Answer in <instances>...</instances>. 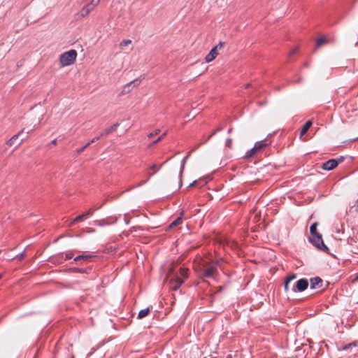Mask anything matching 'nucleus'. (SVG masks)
<instances>
[{
  "label": "nucleus",
  "mask_w": 358,
  "mask_h": 358,
  "mask_svg": "<svg viewBox=\"0 0 358 358\" xmlns=\"http://www.w3.org/2000/svg\"><path fill=\"white\" fill-rule=\"evenodd\" d=\"M77 55L76 50L73 49L62 53L59 57L62 66H67L73 64L76 60Z\"/></svg>",
  "instance_id": "1"
},
{
  "label": "nucleus",
  "mask_w": 358,
  "mask_h": 358,
  "mask_svg": "<svg viewBox=\"0 0 358 358\" xmlns=\"http://www.w3.org/2000/svg\"><path fill=\"white\" fill-rule=\"evenodd\" d=\"M308 240L309 242L311 243L318 250L323 252L329 250L328 247L324 243L322 235L320 234L311 236V238H309Z\"/></svg>",
  "instance_id": "2"
},
{
  "label": "nucleus",
  "mask_w": 358,
  "mask_h": 358,
  "mask_svg": "<svg viewBox=\"0 0 358 358\" xmlns=\"http://www.w3.org/2000/svg\"><path fill=\"white\" fill-rule=\"evenodd\" d=\"M308 287V281L306 278H301L296 282L292 288L294 292H301L306 290Z\"/></svg>",
  "instance_id": "3"
},
{
  "label": "nucleus",
  "mask_w": 358,
  "mask_h": 358,
  "mask_svg": "<svg viewBox=\"0 0 358 358\" xmlns=\"http://www.w3.org/2000/svg\"><path fill=\"white\" fill-rule=\"evenodd\" d=\"M217 275L216 265H209L204 268L201 275L205 278H215Z\"/></svg>",
  "instance_id": "4"
},
{
  "label": "nucleus",
  "mask_w": 358,
  "mask_h": 358,
  "mask_svg": "<svg viewBox=\"0 0 358 358\" xmlns=\"http://www.w3.org/2000/svg\"><path fill=\"white\" fill-rule=\"evenodd\" d=\"M224 43L222 42H220L216 46L213 48L209 53L206 56L205 60L206 62H210L215 59L217 56V49H220L223 47Z\"/></svg>",
  "instance_id": "5"
},
{
  "label": "nucleus",
  "mask_w": 358,
  "mask_h": 358,
  "mask_svg": "<svg viewBox=\"0 0 358 358\" xmlns=\"http://www.w3.org/2000/svg\"><path fill=\"white\" fill-rule=\"evenodd\" d=\"M143 79H144V76H141L139 78L134 79V80L125 85L124 86L122 93L124 94L129 92L131 90L132 87L139 85Z\"/></svg>",
  "instance_id": "6"
},
{
  "label": "nucleus",
  "mask_w": 358,
  "mask_h": 358,
  "mask_svg": "<svg viewBox=\"0 0 358 358\" xmlns=\"http://www.w3.org/2000/svg\"><path fill=\"white\" fill-rule=\"evenodd\" d=\"M338 165V161L336 159H330L324 162L321 167L323 170L331 171L335 169Z\"/></svg>",
  "instance_id": "7"
},
{
  "label": "nucleus",
  "mask_w": 358,
  "mask_h": 358,
  "mask_svg": "<svg viewBox=\"0 0 358 358\" xmlns=\"http://www.w3.org/2000/svg\"><path fill=\"white\" fill-rule=\"evenodd\" d=\"M310 289L322 288L323 280L320 277H315L310 279Z\"/></svg>",
  "instance_id": "8"
},
{
  "label": "nucleus",
  "mask_w": 358,
  "mask_h": 358,
  "mask_svg": "<svg viewBox=\"0 0 358 358\" xmlns=\"http://www.w3.org/2000/svg\"><path fill=\"white\" fill-rule=\"evenodd\" d=\"M183 283L184 280L178 277L172 279L170 282L171 288L175 291L178 290Z\"/></svg>",
  "instance_id": "9"
},
{
  "label": "nucleus",
  "mask_w": 358,
  "mask_h": 358,
  "mask_svg": "<svg viewBox=\"0 0 358 358\" xmlns=\"http://www.w3.org/2000/svg\"><path fill=\"white\" fill-rule=\"evenodd\" d=\"M93 10H94V8H92V6L89 3H87L85 6H84L82 8V10H80V12L78 15H80L82 17H85L87 15H88L90 14V13L91 11H92Z\"/></svg>",
  "instance_id": "10"
},
{
  "label": "nucleus",
  "mask_w": 358,
  "mask_h": 358,
  "mask_svg": "<svg viewBox=\"0 0 358 358\" xmlns=\"http://www.w3.org/2000/svg\"><path fill=\"white\" fill-rule=\"evenodd\" d=\"M119 126L118 123H115L110 127L106 129L103 132L101 133V136H106L111 134L116 128Z\"/></svg>",
  "instance_id": "11"
},
{
  "label": "nucleus",
  "mask_w": 358,
  "mask_h": 358,
  "mask_svg": "<svg viewBox=\"0 0 358 358\" xmlns=\"http://www.w3.org/2000/svg\"><path fill=\"white\" fill-rule=\"evenodd\" d=\"M190 155H191V152H189L187 153V155L182 159V160L181 162V167H180V174H179L180 185V186L182 185V172H183L184 169H185V162H186V159L189 157Z\"/></svg>",
  "instance_id": "12"
},
{
  "label": "nucleus",
  "mask_w": 358,
  "mask_h": 358,
  "mask_svg": "<svg viewBox=\"0 0 358 358\" xmlns=\"http://www.w3.org/2000/svg\"><path fill=\"white\" fill-rule=\"evenodd\" d=\"M94 256L92 255H81L76 257L74 258V262H79L80 260L88 262L90 261L92 258H93Z\"/></svg>",
  "instance_id": "13"
},
{
  "label": "nucleus",
  "mask_w": 358,
  "mask_h": 358,
  "mask_svg": "<svg viewBox=\"0 0 358 358\" xmlns=\"http://www.w3.org/2000/svg\"><path fill=\"white\" fill-rule=\"evenodd\" d=\"M312 122L308 120L303 125L300 132L301 137L306 134V132L309 130L310 127L312 126Z\"/></svg>",
  "instance_id": "14"
},
{
  "label": "nucleus",
  "mask_w": 358,
  "mask_h": 358,
  "mask_svg": "<svg viewBox=\"0 0 358 358\" xmlns=\"http://www.w3.org/2000/svg\"><path fill=\"white\" fill-rule=\"evenodd\" d=\"M70 273H87V268H81L78 267H71L68 269Z\"/></svg>",
  "instance_id": "15"
},
{
  "label": "nucleus",
  "mask_w": 358,
  "mask_h": 358,
  "mask_svg": "<svg viewBox=\"0 0 358 358\" xmlns=\"http://www.w3.org/2000/svg\"><path fill=\"white\" fill-rule=\"evenodd\" d=\"M63 254L60 253L52 257V262L57 264H62L64 262Z\"/></svg>",
  "instance_id": "16"
},
{
  "label": "nucleus",
  "mask_w": 358,
  "mask_h": 358,
  "mask_svg": "<svg viewBox=\"0 0 358 358\" xmlns=\"http://www.w3.org/2000/svg\"><path fill=\"white\" fill-rule=\"evenodd\" d=\"M150 311V308L149 307L141 310L138 314L137 318L138 319L144 318L149 314Z\"/></svg>",
  "instance_id": "17"
},
{
  "label": "nucleus",
  "mask_w": 358,
  "mask_h": 358,
  "mask_svg": "<svg viewBox=\"0 0 358 358\" xmlns=\"http://www.w3.org/2000/svg\"><path fill=\"white\" fill-rule=\"evenodd\" d=\"M24 131V129H22L21 131H20L18 134L14 135L13 136H12L9 140L7 142V144L9 146H12L14 145L15 143V141L18 138L19 136L23 133Z\"/></svg>",
  "instance_id": "18"
},
{
  "label": "nucleus",
  "mask_w": 358,
  "mask_h": 358,
  "mask_svg": "<svg viewBox=\"0 0 358 358\" xmlns=\"http://www.w3.org/2000/svg\"><path fill=\"white\" fill-rule=\"evenodd\" d=\"M317 222H314L310 225V232L311 236L320 234V233L317 232Z\"/></svg>",
  "instance_id": "19"
},
{
  "label": "nucleus",
  "mask_w": 358,
  "mask_h": 358,
  "mask_svg": "<svg viewBox=\"0 0 358 358\" xmlns=\"http://www.w3.org/2000/svg\"><path fill=\"white\" fill-rule=\"evenodd\" d=\"M182 215H183V212L181 213V215L180 217H177L173 222H172L171 223V224L169 225V227L173 228L174 227H176L179 224H180L182 220Z\"/></svg>",
  "instance_id": "20"
},
{
  "label": "nucleus",
  "mask_w": 358,
  "mask_h": 358,
  "mask_svg": "<svg viewBox=\"0 0 358 358\" xmlns=\"http://www.w3.org/2000/svg\"><path fill=\"white\" fill-rule=\"evenodd\" d=\"M268 144L265 143V141H260L255 143L254 147L257 148V151L265 147H266Z\"/></svg>",
  "instance_id": "21"
},
{
  "label": "nucleus",
  "mask_w": 358,
  "mask_h": 358,
  "mask_svg": "<svg viewBox=\"0 0 358 358\" xmlns=\"http://www.w3.org/2000/svg\"><path fill=\"white\" fill-rule=\"evenodd\" d=\"M357 346V342H352L348 344L343 345L339 347V350H348V349L351 348L352 347H356Z\"/></svg>",
  "instance_id": "22"
},
{
  "label": "nucleus",
  "mask_w": 358,
  "mask_h": 358,
  "mask_svg": "<svg viewBox=\"0 0 358 358\" xmlns=\"http://www.w3.org/2000/svg\"><path fill=\"white\" fill-rule=\"evenodd\" d=\"M77 250H68L65 252L64 260L67 261L73 258L74 253L77 252Z\"/></svg>",
  "instance_id": "23"
},
{
  "label": "nucleus",
  "mask_w": 358,
  "mask_h": 358,
  "mask_svg": "<svg viewBox=\"0 0 358 358\" xmlns=\"http://www.w3.org/2000/svg\"><path fill=\"white\" fill-rule=\"evenodd\" d=\"M110 224V223L108 222L106 219H102V220H95L94 221V224L96 225V226H99V227H102V226H105V225H108Z\"/></svg>",
  "instance_id": "24"
},
{
  "label": "nucleus",
  "mask_w": 358,
  "mask_h": 358,
  "mask_svg": "<svg viewBox=\"0 0 358 358\" xmlns=\"http://www.w3.org/2000/svg\"><path fill=\"white\" fill-rule=\"evenodd\" d=\"M85 219H87V217H85V215L84 213H83V214L79 215L78 216L76 217L73 219V220L72 221L71 224L83 222Z\"/></svg>",
  "instance_id": "25"
},
{
  "label": "nucleus",
  "mask_w": 358,
  "mask_h": 358,
  "mask_svg": "<svg viewBox=\"0 0 358 358\" xmlns=\"http://www.w3.org/2000/svg\"><path fill=\"white\" fill-rule=\"evenodd\" d=\"M256 152H257V148L253 147L252 148H251L250 150L247 151L244 157L245 158L252 157L255 154Z\"/></svg>",
  "instance_id": "26"
},
{
  "label": "nucleus",
  "mask_w": 358,
  "mask_h": 358,
  "mask_svg": "<svg viewBox=\"0 0 358 358\" xmlns=\"http://www.w3.org/2000/svg\"><path fill=\"white\" fill-rule=\"evenodd\" d=\"M131 40L130 39H125V40H123L120 43V48L121 49H122L124 47L128 45L129 44H131Z\"/></svg>",
  "instance_id": "27"
},
{
  "label": "nucleus",
  "mask_w": 358,
  "mask_h": 358,
  "mask_svg": "<svg viewBox=\"0 0 358 358\" xmlns=\"http://www.w3.org/2000/svg\"><path fill=\"white\" fill-rule=\"evenodd\" d=\"M327 42V41L324 37H320L317 39V45L318 46H321L324 44H325Z\"/></svg>",
  "instance_id": "28"
},
{
  "label": "nucleus",
  "mask_w": 358,
  "mask_h": 358,
  "mask_svg": "<svg viewBox=\"0 0 358 358\" xmlns=\"http://www.w3.org/2000/svg\"><path fill=\"white\" fill-rule=\"evenodd\" d=\"M91 145V143H87V144H85L83 147L82 148H78L76 150V152L77 154L80 155V153H82L87 148H88L90 145Z\"/></svg>",
  "instance_id": "29"
},
{
  "label": "nucleus",
  "mask_w": 358,
  "mask_h": 358,
  "mask_svg": "<svg viewBox=\"0 0 358 358\" xmlns=\"http://www.w3.org/2000/svg\"><path fill=\"white\" fill-rule=\"evenodd\" d=\"M100 3V0H92L89 4L92 6V8H94L97 6Z\"/></svg>",
  "instance_id": "30"
},
{
  "label": "nucleus",
  "mask_w": 358,
  "mask_h": 358,
  "mask_svg": "<svg viewBox=\"0 0 358 358\" xmlns=\"http://www.w3.org/2000/svg\"><path fill=\"white\" fill-rule=\"evenodd\" d=\"M187 271L188 269L180 268V273L184 278H187Z\"/></svg>",
  "instance_id": "31"
},
{
  "label": "nucleus",
  "mask_w": 358,
  "mask_h": 358,
  "mask_svg": "<svg viewBox=\"0 0 358 358\" xmlns=\"http://www.w3.org/2000/svg\"><path fill=\"white\" fill-rule=\"evenodd\" d=\"M96 209H89L87 211H86L85 213H84V214L85 215V217L87 218L89 217L90 216L92 215L93 213H94V211L96 210Z\"/></svg>",
  "instance_id": "32"
},
{
  "label": "nucleus",
  "mask_w": 358,
  "mask_h": 358,
  "mask_svg": "<svg viewBox=\"0 0 358 358\" xmlns=\"http://www.w3.org/2000/svg\"><path fill=\"white\" fill-rule=\"evenodd\" d=\"M296 278V274L293 273L292 275H289L288 276H287L285 280L290 282L291 281L294 280Z\"/></svg>",
  "instance_id": "33"
},
{
  "label": "nucleus",
  "mask_w": 358,
  "mask_h": 358,
  "mask_svg": "<svg viewBox=\"0 0 358 358\" xmlns=\"http://www.w3.org/2000/svg\"><path fill=\"white\" fill-rule=\"evenodd\" d=\"M24 255H25V252H24V251H23V252H22L20 254H19L18 255H17V256L15 257V259H17L18 261H22V259L24 258Z\"/></svg>",
  "instance_id": "34"
},
{
  "label": "nucleus",
  "mask_w": 358,
  "mask_h": 358,
  "mask_svg": "<svg viewBox=\"0 0 358 358\" xmlns=\"http://www.w3.org/2000/svg\"><path fill=\"white\" fill-rule=\"evenodd\" d=\"M290 282H288L287 280H285V282H284V289L285 292H288L289 290V284Z\"/></svg>",
  "instance_id": "35"
},
{
  "label": "nucleus",
  "mask_w": 358,
  "mask_h": 358,
  "mask_svg": "<svg viewBox=\"0 0 358 358\" xmlns=\"http://www.w3.org/2000/svg\"><path fill=\"white\" fill-rule=\"evenodd\" d=\"M166 135V132H164L162 135H161L158 138H157L156 140H155L152 143L153 144H155L157 143V142L160 141L164 137V136Z\"/></svg>",
  "instance_id": "36"
},
{
  "label": "nucleus",
  "mask_w": 358,
  "mask_h": 358,
  "mask_svg": "<svg viewBox=\"0 0 358 358\" xmlns=\"http://www.w3.org/2000/svg\"><path fill=\"white\" fill-rule=\"evenodd\" d=\"M217 132L216 131V130L213 131L210 135L207 138V139L203 143H206L208 141H209L214 135H215Z\"/></svg>",
  "instance_id": "37"
},
{
  "label": "nucleus",
  "mask_w": 358,
  "mask_h": 358,
  "mask_svg": "<svg viewBox=\"0 0 358 358\" xmlns=\"http://www.w3.org/2000/svg\"><path fill=\"white\" fill-rule=\"evenodd\" d=\"M231 143H232V139H231V138H227V139L226 140V143H225V145H226V146H227V147L231 148Z\"/></svg>",
  "instance_id": "38"
},
{
  "label": "nucleus",
  "mask_w": 358,
  "mask_h": 358,
  "mask_svg": "<svg viewBox=\"0 0 358 358\" xmlns=\"http://www.w3.org/2000/svg\"><path fill=\"white\" fill-rule=\"evenodd\" d=\"M102 136H101V134L98 136H96L94 137V138H92L89 143H91V144L95 143L96 141H97L98 140H99Z\"/></svg>",
  "instance_id": "39"
},
{
  "label": "nucleus",
  "mask_w": 358,
  "mask_h": 358,
  "mask_svg": "<svg viewBox=\"0 0 358 358\" xmlns=\"http://www.w3.org/2000/svg\"><path fill=\"white\" fill-rule=\"evenodd\" d=\"M159 131H160V130L157 129L154 133L149 134H148V137L149 138H152L154 136L157 135Z\"/></svg>",
  "instance_id": "40"
},
{
  "label": "nucleus",
  "mask_w": 358,
  "mask_h": 358,
  "mask_svg": "<svg viewBox=\"0 0 358 358\" xmlns=\"http://www.w3.org/2000/svg\"><path fill=\"white\" fill-rule=\"evenodd\" d=\"M147 181H148V180L141 181L140 183H138L136 185V187H141V186L143 185L144 184H145L147 182Z\"/></svg>",
  "instance_id": "41"
},
{
  "label": "nucleus",
  "mask_w": 358,
  "mask_h": 358,
  "mask_svg": "<svg viewBox=\"0 0 358 358\" xmlns=\"http://www.w3.org/2000/svg\"><path fill=\"white\" fill-rule=\"evenodd\" d=\"M196 183H197V180H194V181H193L192 183H190V184L189 185L188 187H193V186H194Z\"/></svg>",
  "instance_id": "42"
},
{
  "label": "nucleus",
  "mask_w": 358,
  "mask_h": 358,
  "mask_svg": "<svg viewBox=\"0 0 358 358\" xmlns=\"http://www.w3.org/2000/svg\"><path fill=\"white\" fill-rule=\"evenodd\" d=\"M95 350H96V349H95V348H92V349H91V350H90V352H89V354H88V356H90V355H92V354L95 352Z\"/></svg>",
  "instance_id": "43"
},
{
  "label": "nucleus",
  "mask_w": 358,
  "mask_h": 358,
  "mask_svg": "<svg viewBox=\"0 0 358 358\" xmlns=\"http://www.w3.org/2000/svg\"><path fill=\"white\" fill-rule=\"evenodd\" d=\"M336 159L338 161V164H339L343 161L344 157L341 156L338 159Z\"/></svg>",
  "instance_id": "44"
},
{
  "label": "nucleus",
  "mask_w": 358,
  "mask_h": 358,
  "mask_svg": "<svg viewBox=\"0 0 358 358\" xmlns=\"http://www.w3.org/2000/svg\"><path fill=\"white\" fill-rule=\"evenodd\" d=\"M57 139L55 138V139H54V140H52V141H51L50 144H51V145H55L57 144Z\"/></svg>",
  "instance_id": "45"
},
{
  "label": "nucleus",
  "mask_w": 358,
  "mask_h": 358,
  "mask_svg": "<svg viewBox=\"0 0 358 358\" xmlns=\"http://www.w3.org/2000/svg\"><path fill=\"white\" fill-rule=\"evenodd\" d=\"M158 171V169L157 170H155L153 173H150L149 176H148V179L152 177L155 173H156Z\"/></svg>",
  "instance_id": "46"
},
{
  "label": "nucleus",
  "mask_w": 358,
  "mask_h": 358,
  "mask_svg": "<svg viewBox=\"0 0 358 358\" xmlns=\"http://www.w3.org/2000/svg\"><path fill=\"white\" fill-rule=\"evenodd\" d=\"M222 129H223V127H217L215 130H216V131H217V132H220V131H221Z\"/></svg>",
  "instance_id": "47"
},
{
  "label": "nucleus",
  "mask_w": 358,
  "mask_h": 358,
  "mask_svg": "<svg viewBox=\"0 0 358 358\" xmlns=\"http://www.w3.org/2000/svg\"><path fill=\"white\" fill-rule=\"evenodd\" d=\"M150 169L155 170L156 169V164H153L149 167Z\"/></svg>",
  "instance_id": "48"
},
{
  "label": "nucleus",
  "mask_w": 358,
  "mask_h": 358,
  "mask_svg": "<svg viewBox=\"0 0 358 358\" xmlns=\"http://www.w3.org/2000/svg\"><path fill=\"white\" fill-rule=\"evenodd\" d=\"M296 50H293L289 53V56L294 55V54L296 53Z\"/></svg>",
  "instance_id": "49"
},
{
  "label": "nucleus",
  "mask_w": 358,
  "mask_h": 358,
  "mask_svg": "<svg viewBox=\"0 0 358 358\" xmlns=\"http://www.w3.org/2000/svg\"><path fill=\"white\" fill-rule=\"evenodd\" d=\"M231 131H232V128H229V129H228V131H227V132H228V134H231Z\"/></svg>",
  "instance_id": "50"
},
{
  "label": "nucleus",
  "mask_w": 358,
  "mask_h": 358,
  "mask_svg": "<svg viewBox=\"0 0 358 358\" xmlns=\"http://www.w3.org/2000/svg\"><path fill=\"white\" fill-rule=\"evenodd\" d=\"M63 236H60L59 237H57V238L55 241V242H57L59 238H62Z\"/></svg>",
  "instance_id": "51"
},
{
  "label": "nucleus",
  "mask_w": 358,
  "mask_h": 358,
  "mask_svg": "<svg viewBox=\"0 0 358 358\" xmlns=\"http://www.w3.org/2000/svg\"><path fill=\"white\" fill-rule=\"evenodd\" d=\"M250 85V83H248V84H247V85H246L245 87H246V88H248Z\"/></svg>",
  "instance_id": "52"
},
{
  "label": "nucleus",
  "mask_w": 358,
  "mask_h": 358,
  "mask_svg": "<svg viewBox=\"0 0 358 358\" xmlns=\"http://www.w3.org/2000/svg\"><path fill=\"white\" fill-rule=\"evenodd\" d=\"M2 278V274H0V279Z\"/></svg>",
  "instance_id": "53"
},
{
  "label": "nucleus",
  "mask_w": 358,
  "mask_h": 358,
  "mask_svg": "<svg viewBox=\"0 0 358 358\" xmlns=\"http://www.w3.org/2000/svg\"><path fill=\"white\" fill-rule=\"evenodd\" d=\"M356 279H358V273H357V277H356Z\"/></svg>",
  "instance_id": "54"
},
{
  "label": "nucleus",
  "mask_w": 358,
  "mask_h": 358,
  "mask_svg": "<svg viewBox=\"0 0 358 358\" xmlns=\"http://www.w3.org/2000/svg\"><path fill=\"white\" fill-rule=\"evenodd\" d=\"M357 208H358V203H357Z\"/></svg>",
  "instance_id": "55"
},
{
  "label": "nucleus",
  "mask_w": 358,
  "mask_h": 358,
  "mask_svg": "<svg viewBox=\"0 0 358 358\" xmlns=\"http://www.w3.org/2000/svg\"><path fill=\"white\" fill-rule=\"evenodd\" d=\"M357 201H358V199H357Z\"/></svg>",
  "instance_id": "56"
}]
</instances>
